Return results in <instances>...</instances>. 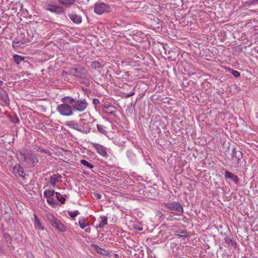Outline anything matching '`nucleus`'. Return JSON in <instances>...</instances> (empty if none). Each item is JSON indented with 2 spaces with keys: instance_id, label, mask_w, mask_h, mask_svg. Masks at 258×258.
Wrapping results in <instances>:
<instances>
[{
  "instance_id": "nucleus-1",
  "label": "nucleus",
  "mask_w": 258,
  "mask_h": 258,
  "mask_svg": "<svg viewBox=\"0 0 258 258\" xmlns=\"http://www.w3.org/2000/svg\"><path fill=\"white\" fill-rule=\"evenodd\" d=\"M67 99L70 100L69 102L71 103V105H72L73 111L76 110L80 112L83 111L88 106V103L85 99L77 100L70 96H67L63 98L64 101H66Z\"/></svg>"
},
{
  "instance_id": "nucleus-2",
  "label": "nucleus",
  "mask_w": 258,
  "mask_h": 258,
  "mask_svg": "<svg viewBox=\"0 0 258 258\" xmlns=\"http://www.w3.org/2000/svg\"><path fill=\"white\" fill-rule=\"evenodd\" d=\"M63 103L58 105L57 106V111L62 116H69L73 115V109L72 105H70L71 103L69 99L64 101L63 98L61 99Z\"/></svg>"
},
{
  "instance_id": "nucleus-3",
  "label": "nucleus",
  "mask_w": 258,
  "mask_h": 258,
  "mask_svg": "<svg viewBox=\"0 0 258 258\" xmlns=\"http://www.w3.org/2000/svg\"><path fill=\"white\" fill-rule=\"evenodd\" d=\"M21 159H24L26 165L29 166H35L38 162V159L35 154L31 151L26 152H20Z\"/></svg>"
},
{
  "instance_id": "nucleus-4",
  "label": "nucleus",
  "mask_w": 258,
  "mask_h": 258,
  "mask_svg": "<svg viewBox=\"0 0 258 258\" xmlns=\"http://www.w3.org/2000/svg\"><path fill=\"white\" fill-rule=\"evenodd\" d=\"M165 208L170 212L176 215H181L183 213V209L181 204L178 202H172L166 203L164 205Z\"/></svg>"
},
{
  "instance_id": "nucleus-5",
  "label": "nucleus",
  "mask_w": 258,
  "mask_h": 258,
  "mask_svg": "<svg viewBox=\"0 0 258 258\" xmlns=\"http://www.w3.org/2000/svg\"><path fill=\"white\" fill-rule=\"evenodd\" d=\"M47 217L51 226L55 227L59 231L63 232L66 230V228L62 223L53 215L48 214Z\"/></svg>"
},
{
  "instance_id": "nucleus-6",
  "label": "nucleus",
  "mask_w": 258,
  "mask_h": 258,
  "mask_svg": "<svg viewBox=\"0 0 258 258\" xmlns=\"http://www.w3.org/2000/svg\"><path fill=\"white\" fill-rule=\"evenodd\" d=\"M111 9V8L108 5L103 2L97 3L94 6V12L99 15L109 12Z\"/></svg>"
},
{
  "instance_id": "nucleus-7",
  "label": "nucleus",
  "mask_w": 258,
  "mask_h": 258,
  "mask_svg": "<svg viewBox=\"0 0 258 258\" xmlns=\"http://www.w3.org/2000/svg\"><path fill=\"white\" fill-rule=\"evenodd\" d=\"M43 8L46 10L57 14H61L63 12V9L62 7L56 6L49 3L45 4L43 6Z\"/></svg>"
},
{
  "instance_id": "nucleus-8",
  "label": "nucleus",
  "mask_w": 258,
  "mask_h": 258,
  "mask_svg": "<svg viewBox=\"0 0 258 258\" xmlns=\"http://www.w3.org/2000/svg\"><path fill=\"white\" fill-rule=\"evenodd\" d=\"M232 160L235 158L236 162L234 163L235 166H239L241 162V160L243 157V154L241 151L237 150L235 148H233L232 152Z\"/></svg>"
},
{
  "instance_id": "nucleus-9",
  "label": "nucleus",
  "mask_w": 258,
  "mask_h": 258,
  "mask_svg": "<svg viewBox=\"0 0 258 258\" xmlns=\"http://www.w3.org/2000/svg\"><path fill=\"white\" fill-rule=\"evenodd\" d=\"M92 145L93 147L96 150L98 154L103 157H107V154L106 149L103 146L95 143H93Z\"/></svg>"
},
{
  "instance_id": "nucleus-10",
  "label": "nucleus",
  "mask_w": 258,
  "mask_h": 258,
  "mask_svg": "<svg viewBox=\"0 0 258 258\" xmlns=\"http://www.w3.org/2000/svg\"><path fill=\"white\" fill-rule=\"evenodd\" d=\"M0 99L3 101L6 105L10 104V99L6 90L0 88Z\"/></svg>"
},
{
  "instance_id": "nucleus-11",
  "label": "nucleus",
  "mask_w": 258,
  "mask_h": 258,
  "mask_svg": "<svg viewBox=\"0 0 258 258\" xmlns=\"http://www.w3.org/2000/svg\"><path fill=\"white\" fill-rule=\"evenodd\" d=\"M224 176L226 178L230 179L231 180L234 181V183L236 184H237L239 182L238 177L236 175H235L232 172L226 170L225 172Z\"/></svg>"
},
{
  "instance_id": "nucleus-12",
  "label": "nucleus",
  "mask_w": 258,
  "mask_h": 258,
  "mask_svg": "<svg viewBox=\"0 0 258 258\" xmlns=\"http://www.w3.org/2000/svg\"><path fill=\"white\" fill-rule=\"evenodd\" d=\"M83 70H84L83 69H77L72 68L70 70V74L81 79H83L84 78V75L82 73Z\"/></svg>"
},
{
  "instance_id": "nucleus-13",
  "label": "nucleus",
  "mask_w": 258,
  "mask_h": 258,
  "mask_svg": "<svg viewBox=\"0 0 258 258\" xmlns=\"http://www.w3.org/2000/svg\"><path fill=\"white\" fill-rule=\"evenodd\" d=\"M24 170L23 167L19 164H16L13 168V172L15 174H17L20 176H24Z\"/></svg>"
},
{
  "instance_id": "nucleus-14",
  "label": "nucleus",
  "mask_w": 258,
  "mask_h": 258,
  "mask_svg": "<svg viewBox=\"0 0 258 258\" xmlns=\"http://www.w3.org/2000/svg\"><path fill=\"white\" fill-rule=\"evenodd\" d=\"M65 125L70 128H73L77 131L81 132L82 130L79 125L75 121L72 120L69 121H67L65 123Z\"/></svg>"
},
{
  "instance_id": "nucleus-15",
  "label": "nucleus",
  "mask_w": 258,
  "mask_h": 258,
  "mask_svg": "<svg viewBox=\"0 0 258 258\" xmlns=\"http://www.w3.org/2000/svg\"><path fill=\"white\" fill-rule=\"evenodd\" d=\"M61 177V176L60 174H54L49 177V182L52 185V186H55L56 185V183L59 180V179Z\"/></svg>"
},
{
  "instance_id": "nucleus-16",
  "label": "nucleus",
  "mask_w": 258,
  "mask_h": 258,
  "mask_svg": "<svg viewBox=\"0 0 258 258\" xmlns=\"http://www.w3.org/2000/svg\"><path fill=\"white\" fill-rule=\"evenodd\" d=\"M126 156L132 164L136 162V156L132 150H128L126 152Z\"/></svg>"
},
{
  "instance_id": "nucleus-17",
  "label": "nucleus",
  "mask_w": 258,
  "mask_h": 258,
  "mask_svg": "<svg viewBox=\"0 0 258 258\" xmlns=\"http://www.w3.org/2000/svg\"><path fill=\"white\" fill-rule=\"evenodd\" d=\"M224 241L228 246H231L234 248H236L237 246L236 242L231 237L226 236L224 237Z\"/></svg>"
},
{
  "instance_id": "nucleus-18",
  "label": "nucleus",
  "mask_w": 258,
  "mask_h": 258,
  "mask_svg": "<svg viewBox=\"0 0 258 258\" xmlns=\"http://www.w3.org/2000/svg\"><path fill=\"white\" fill-rule=\"evenodd\" d=\"M4 237L5 239V242L6 243L8 247H13V244L12 243V238L10 235L8 233H5L4 234Z\"/></svg>"
},
{
  "instance_id": "nucleus-19",
  "label": "nucleus",
  "mask_w": 258,
  "mask_h": 258,
  "mask_svg": "<svg viewBox=\"0 0 258 258\" xmlns=\"http://www.w3.org/2000/svg\"><path fill=\"white\" fill-rule=\"evenodd\" d=\"M25 42V41L24 40L20 39L19 37H18L15 38L13 41L12 43V46L15 48L19 47L21 46V45L24 44Z\"/></svg>"
},
{
  "instance_id": "nucleus-20",
  "label": "nucleus",
  "mask_w": 258,
  "mask_h": 258,
  "mask_svg": "<svg viewBox=\"0 0 258 258\" xmlns=\"http://www.w3.org/2000/svg\"><path fill=\"white\" fill-rule=\"evenodd\" d=\"M70 18L76 24H80L82 22L81 17L76 14L70 15Z\"/></svg>"
},
{
  "instance_id": "nucleus-21",
  "label": "nucleus",
  "mask_w": 258,
  "mask_h": 258,
  "mask_svg": "<svg viewBox=\"0 0 258 258\" xmlns=\"http://www.w3.org/2000/svg\"><path fill=\"white\" fill-rule=\"evenodd\" d=\"M34 218H35V220H34L35 227L39 230H43L44 228L42 226L41 222H40L38 218L37 217V216L36 215H34Z\"/></svg>"
},
{
  "instance_id": "nucleus-22",
  "label": "nucleus",
  "mask_w": 258,
  "mask_h": 258,
  "mask_svg": "<svg viewBox=\"0 0 258 258\" xmlns=\"http://www.w3.org/2000/svg\"><path fill=\"white\" fill-rule=\"evenodd\" d=\"M113 106L111 104H107L104 106L103 111L107 114H112L113 110L112 109Z\"/></svg>"
},
{
  "instance_id": "nucleus-23",
  "label": "nucleus",
  "mask_w": 258,
  "mask_h": 258,
  "mask_svg": "<svg viewBox=\"0 0 258 258\" xmlns=\"http://www.w3.org/2000/svg\"><path fill=\"white\" fill-rule=\"evenodd\" d=\"M92 246L94 247L96 251L101 254H102L103 255H106L108 256V255H110L109 253H108L107 251H106L105 250L103 249L102 248H100L99 246L93 244Z\"/></svg>"
},
{
  "instance_id": "nucleus-24",
  "label": "nucleus",
  "mask_w": 258,
  "mask_h": 258,
  "mask_svg": "<svg viewBox=\"0 0 258 258\" xmlns=\"http://www.w3.org/2000/svg\"><path fill=\"white\" fill-rule=\"evenodd\" d=\"M56 192L53 189H48L44 191V196L45 198H52V196L55 194Z\"/></svg>"
},
{
  "instance_id": "nucleus-25",
  "label": "nucleus",
  "mask_w": 258,
  "mask_h": 258,
  "mask_svg": "<svg viewBox=\"0 0 258 258\" xmlns=\"http://www.w3.org/2000/svg\"><path fill=\"white\" fill-rule=\"evenodd\" d=\"M101 221L100 223L96 226L97 228H101L104 225H106L107 223V218L105 216L101 217Z\"/></svg>"
},
{
  "instance_id": "nucleus-26",
  "label": "nucleus",
  "mask_w": 258,
  "mask_h": 258,
  "mask_svg": "<svg viewBox=\"0 0 258 258\" xmlns=\"http://www.w3.org/2000/svg\"><path fill=\"white\" fill-rule=\"evenodd\" d=\"M24 57L21 55H19L18 54H15L14 55V59L15 62L17 64H19L22 60H24Z\"/></svg>"
},
{
  "instance_id": "nucleus-27",
  "label": "nucleus",
  "mask_w": 258,
  "mask_h": 258,
  "mask_svg": "<svg viewBox=\"0 0 258 258\" xmlns=\"http://www.w3.org/2000/svg\"><path fill=\"white\" fill-rule=\"evenodd\" d=\"M55 195L57 200L61 204H64L66 202V198L59 192H56Z\"/></svg>"
},
{
  "instance_id": "nucleus-28",
  "label": "nucleus",
  "mask_w": 258,
  "mask_h": 258,
  "mask_svg": "<svg viewBox=\"0 0 258 258\" xmlns=\"http://www.w3.org/2000/svg\"><path fill=\"white\" fill-rule=\"evenodd\" d=\"M91 66L92 69L96 70L97 69L101 68L102 67V65L99 62L94 61L91 63Z\"/></svg>"
},
{
  "instance_id": "nucleus-29",
  "label": "nucleus",
  "mask_w": 258,
  "mask_h": 258,
  "mask_svg": "<svg viewBox=\"0 0 258 258\" xmlns=\"http://www.w3.org/2000/svg\"><path fill=\"white\" fill-rule=\"evenodd\" d=\"M227 71L228 72L230 73L236 78L239 77L240 75V73L238 71L234 70L232 69L228 68Z\"/></svg>"
},
{
  "instance_id": "nucleus-30",
  "label": "nucleus",
  "mask_w": 258,
  "mask_h": 258,
  "mask_svg": "<svg viewBox=\"0 0 258 258\" xmlns=\"http://www.w3.org/2000/svg\"><path fill=\"white\" fill-rule=\"evenodd\" d=\"M59 2L66 6H70L74 4L75 0H58Z\"/></svg>"
},
{
  "instance_id": "nucleus-31",
  "label": "nucleus",
  "mask_w": 258,
  "mask_h": 258,
  "mask_svg": "<svg viewBox=\"0 0 258 258\" xmlns=\"http://www.w3.org/2000/svg\"><path fill=\"white\" fill-rule=\"evenodd\" d=\"M80 162H81L82 164L87 166L89 168L91 169V168H93L94 167V165L93 164H92L91 163H89V162H88L86 160L82 159V160H81L80 161Z\"/></svg>"
},
{
  "instance_id": "nucleus-32",
  "label": "nucleus",
  "mask_w": 258,
  "mask_h": 258,
  "mask_svg": "<svg viewBox=\"0 0 258 258\" xmlns=\"http://www.w3.org/2000/svg\"><path fill=\"white\" fill-rule=\"evenodd\" d=\"M87 221V219L85 218H83L82 219H80L79 221L80 227L81 229H83L85 228V227L87 226V224L85 223L86 221Z\"/></svg>"
},
{
  "instance_id": "nucleus-33",
  "label": "nucleus",
  "mask_w": 258,
  "mask_h": 258,
  "mask_svg": "<svg viewBox=\"0 0 258 258\" xmlns=\"http://www.w3.org/2000/svg\"><path fill=\"white\" fill-rule=\"evenodd\" d=\"M68 214L72 218H75V217L77 216L80 214V212H79V211H75L74 212L69 211Z\"/></svg>"
},
{
  "instance_id": "nucleus-34",
  "label": "nucleus",
  "mask_w": 258,
  "mask_h": 258,
  "mask_svg": "<svg viewBox=\"0 0 258 258\" xmlns=\"http://www.w3.org/2000/svg\"><path fill=\"white\" fill-rule=\"evenodd\" d=\"M97 127L98 131L103 134H106V131L104 129V127L102 125L97 124Z\"/></svg>"
},
{
  "instance_id": "nucleus-35",
  "label": "nucleus",
  "mask_w": 258,
  "mask_h": 258,
  "mask_svg": "<svg viewBox=\"0 0 258 258\" xmlns=\"http://www.w3.org/2000/svg\"><path fill=\"white\" fill-rule=\"evenodd\" d=\"M10 120L13 122V123H19V117L16 116V115H14V116H11L10 117Z\"/></svg>"
},
{
  "instance_id": "nucleus-36",
  "label": "nucleus",
  "mask_w": 258,
  "mask_h": 258,
  "mask_svg": "<svg viewBox=\"0 0 258 258\" xmlns=\"http://www.w3.org/2000/svg\"><path fill=\"white\" fill-rule=\"evenodd\" d=\"M47 202L50 205H53L56 204V201L52 198H47Z\"/></svg>"
},
{
  "instance_id": "nucleus-37",
  "label": "nucleus",
  "mask_w": 258,
  "mask_h": 258,
  "mask_svg": "<svg viewBox=\"0 0 258 258\" xmlns=\"http://www.w3.org/2000/svg\"><path fill=\"white\" fill-rule=\"evenodd\" d=\"M186 234V231H182L181 232H180V234H176V235L178 238H180V237H186L187 236V235Z\"/></svg>"
},
{
  "instance_id": "nucleus-38",
  "label": "nucleus",
  "mask_w": 258,
  "mask_h": 258,
  "mask_svg": "<svg viewBox=\"0 0 258 258\" xmlns=\"http://www.w3.org/2000/svg\"><path fill=\"white\" fill-rule=\"evenodd\" d=\"M135 92L133 90L128 93H124L123 94L125 98H128L135 94Z\"/></svg>"
},
{
  "instance_id": "nucleus-39",
  "label": "nucleus",
  "mask_w": 258,
  "mask_h": 258,
  "mask_svg": "<svg viewBox=\"0 0 258 258\" xmlns=\"http://www.w3.org/2000/svg\"><path fill=\"white\" fill-rule=\"evenodd\" d=\"M134 228H135V229L138 230V231H141L143 229L141 226L137 224H135L134 225Z\"/></svg>"
},
{
  "instance_id": "nucleus-40",
  "label": "nucleus",
  "mask_w": 258,
  "mask_h": 258,
  "mask_svg": "<svg viewBox=\"0 0 258 258\" xmlns=\"http://www.w3.org/2000/svg\"><path fill=\"white\" fill-rule=\"evenodd\" d=\"M94 197L96 199H100L101 198V195L100 194L95 193L94 194Z\"/></svg>"
},
{
  "instance_id": "nucleus-41",
  "label": "nucleus",
  "mask_w": 258,
  "mask_h": 258,
  "mask_svg": "<svg viewBox=\"0 0 258 258\" xmlns=\"http://www.w3.org/2000/svg\"><path fill=\"white\" fill-rule=\"evenodd\" d=\"M93 103L97 106L100 104V101L98 99H93Z\"/></svg>"
},
{
  "instance_id": "nucleus-42",
  "label": "nucleus",
  "mask_w": 258,
  "mask_h": 258,
  "mask_svg": "<svg viewBox=\"0 0 258 258\" xmlns=\"http://www.w3.org/2000/svg\"><path fill=\"white\" fill-rule=\"evenodd\" d=\"M83 83L85 84L86 86H89L90 85L89 81L88 79H85L83 82Z\"/></svg>"
},
{
  "instance_id": "nucleus-43",
  "label": "nucleus",
  "mask_w": 258,
  "mask_h": 258,
  "mask_svg": "<svg viewBox=\"0 0 258 258\" xmlns=\"http://www.w3.org/2000/svg\"><path fill=\"white\" fill-rule=\"evenodd\" d=\"M69 73L68 72H67V71H63L62 72V76L63 77H67L69 75Z\"/></svg>"
},
{
  "instance_id": "nucleus-44",
  "label": "nucleus",
  "mask_w": 258,
  "mask_h": 258,
  "mask_svg": "<svg viewBox=\"0 0 258 258\" xmlns=\"http://www.w3.org/2000/svg\"><path fill=\"white\" fill-rule=\"evenodd\" d=\"M114 258H122V256L114 253Z\"/></svg>"
},
{
  "instance_id": "nucleus-45",
  "label": "nucleus",
  "mask_w": 258,
  "mask_h": 258,
  "mask_svg": "<svg viewBox=\"0 0 258 258\" xmlns=\"http://www.w3.org/2000/svg\"><path fill=\"white\" fill-rule=\"evenodd\" d=\"M220 235H222V236H224L225 237L226 236H227V235H226V233H223L222 232H221L220 233Z\"/></svg>"
},
{
  "instance_id": "nucleus-46",
  "label": "nucleus",
  "mask_w": 258,
  "mask_h": 258,
  "mask_svg": "<svg viewBox=\"0 0 258 258\" xmlns=\"http://www.w3.org/2000/svg\"><path fill=\"white\" fill-rule=\"evenodd\" d=\"M254 194L258 197V189H256L254 191Z\"/></svg>"
},
{
  "instance_id": "nucleus-47",
  "label": "nucleus",
  "mask_w": 258,
  "mask_h": 258,
  "mask_svg": "<svg viewBox=\"0 0 258 258\" xmlns=\"http://www.w3.org/2000/svg\"><path fill=\"white\" fill-rule=\"evenodd\" d=\"M85 231L88 232V233H89L90 232V229L89 228H87L85 230Z\"/></svg>"
},
{
  "instance_id": "nucleus-48",
  "label": "nucleus",
  "mask_w": 258,
  "mask_h": 258,
  "mask_svg": "<svg viewBox=\"0 0 258 258\" xmlns=\"http://www.w3.org/2000/svg\"><path fill=\"white\" fill-rule=\"evenodd\" d=\"M195 74H196V73H188V76H190L191 75H195Z\"/></svg>"
},
{
  "instance_id": "nucleus-49",
  "label": "nucleus",
  "mask_w": 258,
  "mask_h": 258,
  "mask_svg": "<svg viewBox=\"0 0 258 258\" xmlns=\"http://www.w3.org/2000/svg\"><path fill=\"white\" fill-rule=\"evenodd\" d=\"M113 119H114V121H117V118H116V117L114 115Z\"/></svg>"
},
{
  "instance_id": "nucleus-50",
  "label": "nucleus",
  "mask_w": 258,
  "mask_h": 258,
  "mask_svg": "<svg viewBox=\"0 0 258 258\" xmlns=\"http://www.w3.org/2000/svg\"><path fill=\"white\" fill-rule=\"evenodd\" d=\"M3 84H4L3 82L0 81V86H2Z\"/></svg>"
},
{
  "instance_id": "nucleus-51",
  "label": "nucleus",
  "mask_w": 258,
  "mask_h": 258,
  "mask_svg": "<svg viewBox=\"0 0 258 258\" xmlns=\"http://www.w3.org/2000/svg\"><path fill=\"white\" fill-rule=\"evenodd\" d=\"M123 85L124 86V87L128 86V85L127 84H124Z\"/></svg>"
},
{
  "instance_id": "nucleus-52",
  "label": "nucleus",
  "mask_w": 258,
  "mask_h": 258,
  "mask_svg": "<svg viewBox=\"0 0 258 258\" xmlns=\"http://www.w3.org/2000/svg\"><path fill=\"white\" fill-rule=\"evenodd\" d=\"M116 64H117V67H119V63H117V62H115Z\"/></svg>"
},
{
  "instance_id": "nucleus-53",
  "label": "nucleus",
  "mask_w": 258,
  "mask_h": 258,
  "mask_svg": "<svg viewBox=\"0 0 258 258\" xmlns=\"http://www.w3.org/2000/svg\"><path fill=\"white\" fill-rule=\"evenodd\" d=\"M256 117L258 118V113H256Z\"/></svg>"
},
{
  "instance_id": "nucleus-54",
  "label": "nucleus",
  "mask_w": 258,
  "mask_h": 258,
  "mask_svg": "<svg viewBox=\"0 0 258 258\" xmlns=\"http://www.w3.org/2000/svg\"><path fill=\"white\" fill-rule=\"evenodd\" d=\"M113 180H114V181L115 180H116L115 178H114Z\"/></svg>"
},
{
  "instance_id": "nucleus-55",
  "label": "nucleus",
  "mask_w": 258,
  "mask_h": 258,
  "mask_svg": "<svg viewBox=\"0 0 258 258\" xmlns=\"http://www.w3.org/2000/svg\"><path fill=\"white\" fill-rule=\"evenodd\" d=\"M114 61L116 62V61H117V60H114Z\"/></svg>"
},
{
  "instance_id": "nucleus-56",
  "label": "nucleus",
  "mask_w": 258,
  "mask_h": 258,
  "mask_svg": "<svg viewBox=\"0 0 258 258\" xmlns=\"http://www.w3.org/2000/svg\"><path fill=\"white\" fill-rule=\"evenodd\" d=\"M222 227V226H220V228H221Z\"/></svg>"
},
{
  "instance_id": "nucleus-57",
  "label": "nucleus",
  "mask_w": 258,
  "mask_h": 258,
  "mask_svg": "<svg viewBox=\"0 0 258 258\" xmlns=\"http://www.w3.org/2000/svg\"><path fill=\"white\" fill-rule=\"evenodd\" d=\"M257 2H258V0H255Z\"/></svg>"
}]
</instances>
